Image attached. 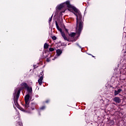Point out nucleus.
Wrapping results in <instances>:
<instances>
[{
  "label": "nucleus",
  "mask_w": 126,
  "mask_h": 126,
  "mask_svg": "<svg viewBox=\"0 0 126 126\" xmlns=\"http://www.w3.org/2000/svg\"><path fill=\"white\" fill-rule=\"evenodd\" d=\"M75 15L76 16V30L77 31V33L78 34V37H79L80 36V34L81 33V31H82V28H83V22L81 20V15L79 14V26H78V16H77V14H75L74 13Z\"/></svg>",
  "instance_id": "nucleus-1"
},
{
  "label": "nucleus",
  "mask_w": 126,
  "mask_h": 126,
  "mask_svg": "<svg viewBox=\"0 0 126 126\" xmlns=\"http://www.w3.org/2000/svg\"><path fill=\"white\" fill-rule=\"evenodd\" d=\"M21 86H24L25 88L26 89H27L28 92H29V93H31V92H32V88L29 87V86H28V85H27V83H22L21 84Z\"/></svg>",
  "instance_id": "nucleus-2"
},
{
  "label": "nucleus",
  "mask_w": 126,
  "mask_h": 126,
  "mask_svg": "<svg viewBox=\"0 0 126 126\" xmlns=\"http://www.w3.org/2000/svg\"><path fill=\"white\" fill-rule=\"evenodd\" d=\"M19 97L17 98V95H16V98H15V95H14V102L15 104V105H16L17 106H18V107H19V104H18V99Z\"/></svg>",
  "instance_id": "nucleus-3"
},
{
  "label": "nucleus",
  "mask_w": 126,
  "mask_h": 126,
  "mask_svg": "<svg viewBox=\"0 0 126 126\" xmlns=\"http://www.w3.org/2000/svg\"><path fill=\"white\" fill-rule=\"evenodd\" d=\"M29 99H30V95H29V94L26 95L25 97V101L26 104H28V102H29Z\"/></svg>",
  "instance_id": "nucleus-4"
},
{
  "label": "nucleus",
  "mask_w": 126,
  "mask_h": 126,
  "mask_svg": "<svg viewBox=\"0 0 126 126\" xmlns=\"http://www.w3.org/2000/svg\"><path fill=\"white\" fill-rule=\"evenodd\" d=\"M113 101H114V102H116V103H117L118 104H120L122 100L119 97H115L113 98Z\"/></svg>",
  "instance_id": "nucleus-5"
},
{
  "label": "nucleus",
  "mask_w": 126,
  "mask_h": 126,
  "mask_svg": "<svg viewBox=\"0 0 126 126\" xmlns=\"http://www.w3.org/2000/svg\"><path fill=\"white\" fill-rule=\"evenodd\" d=\"M76 33L75 32H72L70 34H68L69 36H70V37H71V38H73V37H74V36H75V35H76V33L77 34L78 36L76 37V38H75L76 39H77V38H78V33H77V31H76Z\"/></svg>",
  "instance_id": "nucleus-6"
},
{
  "label": "nucleus",
  "mask_w": 126,
  "mask_h": 126,
  "mask_svg": "<svg viewBox=\"0 0 126 126\" xmlns=\"http://www.w3.org/2000/svg\"><path fill=\"white\" fill-rule=\"evenodd\" d=\"M75 12L78 13V14H80V11L78 10V9L76 8V7H74V6H72L71 8Z\"/></svg>",
  "instance_id": "nucleus-7"
},
{
  "label": "nucleus",
  "mask_w": 126,
  "mask_h": 126,
  "mask_svg": "<svg viewBox=\"0 0 126 126\" xmlns=\"http://www.w3.org/2000/svg\"><path fill=\"white\" fill-rule=\"evenodd\" d=\"M24 88V87H21L19 90L18 91L16 95H17V98H19V95H20V91H21V90H22V89H23Z\"/></svg>",
  "instance_id": "nucleus-8"
},
{
  "label": "nucleus",
  "mask_w": 126,
  "mask_h": 126,
  "mask_svg": "<svg viewBox=\"0 0 126 126\" xmlns=\"http://www.w3.org/2000/svg\"><path fill=\"white\" fill-rule=\"evenodd\" d=\"M122 91H123V90L121 89H118V91L115 90L114 92V95L117 96V95H118V94H120Z\"/></svg>",
  "instance_id": "nucleus-9"
},
{
  "label": "nucleus",
  "mask_w": 126,
  "mask_h": 126,
  "mask_svg": "<svg viewBox=\"0 0 126 126\" xmlns=\"http://www.w3.org/2000/svg\"><path fill=\"white\" fill-rule=\"evenodd\" d=\"M61 35L62 36V37L63 38L64 40H65V41H68V39H67V37H66V36H65V33H64V32H61Z\"/></svg>",
  "instance_id": "nucleus-10"
},
{
  "label": "nucleus",
  "mask_w": 126,
  "mask_h": 126,
  "mask_svg": "<svg viewBox=\"0 0 126 126\" xmlns=\"http://www.w3.org/2000/svg\"><path fill=\"white\" fill-rule=\"evenodd\" d=\"M55 22H56V25L58 30H59V31H60V32H61V33L62 32H63V30L62 29L60 28V26H59V24H58V22H57V21H56Z\"/></svg>",
  "instance_id": "nucleus-11"
},
{
  "label": "nucleus",
  "mask_w": 126,
  "mask_h": 126,
  "mask_svg": "<svg viewBox=\"0 0 126 126\" xmlns=\"http://www.w3.org/2000/svg\"><path fill=\"white\" fill-rule=\"evenodd\" d=\"M56 53L57 56H61V55H62V53H63V51H62V50L61 49H58L56 50Z\"/></svg>",
  "instance_id": "nucleus-12"
},
{
  "label": "nucleus",
  "mask_w": 126,
  "mask_h": 126,
  "mask_svg": "<svg viewBox=\"0 0 126 126\" xmlns=\"http://www.w3.org/2000/svg\"><path fill=\"white\" fill-rule=\"evenodd\" d=\"M66 4L67 5V7H68V8H70L72 7V5H71V4H70V1L67 0L65 2Z\"/></svg>",
  "instance_id": "nucleus-13"
},
{
  "label": "nucleus",
  "mask_w": 126,
  "mask_h": 126,
  "mask_svg": "<svg viewBox=\"0 0 126 126\" xmlns=\"http://www.w3.org/2000/svg\"><path fill=\"white\" fill-rule=\"evenodd\" d=\"M43 80V76H41L39 79L38 80V82L39 84V85H42V81Z\"/></svg>",
  "instance_id": "nucleus-14"
},
{
  "label": "nucleus",
  "mask_w": 126,
  "mask_h": 126,
  "mask_svg": "<svg viewBox=\"0 0 126 126\" xmlns=\"http://www.w3.org/2000/svg\"><path fill=\"white\" fill-rule=\"evenodd\" d=\"M63 7V5L61 4L59 6H58V8L59 10H61L62 8Z\"/></svg>",
  "instance_id": "nucleus-15"
},
{
  "label": "nucleus",
  "mask_w": 126,
  "mask_h": 126,
  "mask_svg": "<svg viewBox=\"0 0 126 126\" xmlns=\"http://www.w3.org/2000/svg\"><path fill=\"white\" fill-rule=\"evenodd\" d=\"M44 49H48L49 48V44L47 43H45L44 45Z\"/></svg>",
  "instance_id": "nucleus-16"
},
{
  "label": "nucleus",
  "mask_w": 126,
  "mask_h": 126,
  "mask_svg": "<svg viewBox=\"0 0 126 126\" xmlns=\"http://www.w3.org/2000/svg\"><path fill=\"white\" fill-rule=\"evenodd\" d=\"M109 124H110V125H111L112 126H113V125H114L115 122H114V121L113 120H109Z\"/></svg>",
  "instance_id": "nucleus-17"
},
{
  "label": "nucleus",
  "mask_w": 126,
  "mask_h": 126,
  "mask_svg": "<svg viewBox=\"0 0 126 126\" xmlns=\"http://www.w3.org/2000/svg\"><path fill=\"white\" fill-rule=\"evenodd\" d=\"M49 51H50V52H54V51H55V49H54V48H50Z\"/></svg>",
  "instance_id": "nucleus-18"
},
{
  "label": "nucleus",
  "mask_w": 126,
  "mask_h": 126,
  "mask_svg": "<svg viewBox=\"0 0 126 126\" xmlns=\"http://www.w3.org/2000/svg\"><path fill=\"white\" fill-rule=\"evenodd\" d=\"M52 39H53L54 41H55V40L57 39V37H56V36H53L52 37Z\"/></svg>",
  "instance_id": "nucleus-19"
},
{
  "label": "nucleus",
  "mask_w": 126,
  "mask_h": 126,
  "mask_svg": "<svg viewBox=\"0 0 126 126\" xmlns=\"http://www.w3.org/2000/svg\"><path fill=\"white\" fill-rule=\"evenodd\" d=\"M25 107L26 108H28V107H29V102H28V104H26V103Z\"/></svg>",
  "instance_id": "nucleus-20"
},
{
  "label": "nucleus",
  "mask_w": 126,
  "mask_h": 126,
  "mask_svg": "<svg viewBox=\"0 0 126 126\" xmlns=\"http://www.w3.org/2000/svg\"><path fill=\"white\" fill-rule=\"evenodd\" d=\"M65 31L66 33H67V34H69V32H68V30H67V29H65Z\"/></svg>",
  "instance_id": "nucleus-21"
},
{
  "label": "nucleus",
  "mask_w": 126,
  "mask_h": 126,
  "mask_svg": "<svg viewBox=\"0 0 126 126\" xmlns=\"http://www.w3.org/2000/svg\"><path fill=\"white\" fill-rule=\"evenodd\" d=\"M52 19H53V15L51 16V17L50 18L49 21V22H51L52 21Z\"/></svg>",
  "instance_id": "nucleus-22"
},
{
  "label": "nucleus",
  "mask_w": 126,
  "mask_h": 126,
  "mask_svg": "<svg viewBox=\"0 0 126 126\" xmlns=\"http://www.w3.org/2000/svg\"><path fill=\"white\" fill-rule=\"evenodd\" d=\"M50 60L49 59V58H47V60H46V62H47V63H49V62H50Z\"/></svg>",
  "instance_id": "nucleus-23"
},
{
  "label": "nucleus",
  "mask_w": 126,
  "mask_h": 126,
  "mask_svg": "<svg viewBox=\"0 0 126 126\" xmlns=\"http://www.w3.org/2000/svg\"><path fill=\"white\" fill-rule=\"evenodd\" d=\"M45 109V106H42L41 108H40V110H44Z\"/></svg>",
  "instance_id": "nucleus-24"
},
{
  "label": "nucleus",
  "mask_w": 126,
  "mask_h": 126,
  "mask_svg": "<svg viewBox=\"0 0 126 126\" xmlns=\"http://www.w3.org/2000/svg\"><path fill=\"white\" fill-rule=\"evenodd\" d=\"M45 103H49V100H46V101H45Z\"/></svg>",
  "instance_id": "nucleus-25"
},
{
  "label": "nucleus",
  "mask_w": 126,
  "mask_h": 126,
  "mask_svg": "<svg viewBox=\"0 0 126 126\" xmlns=\"http://www.w3.org/2000/svg\"><path fill=\"white\" fill-rule=\"evenodd\" d=\"M68 10H69V11H70V10H71V9L68 8Z\"/></svg>",
  "instance_id": "nucleus-26"
},
{
  "label": "nucleus",
  "mask_w": 126,
  "mask_h": 126,
  "mask_svg": "<svg viewBox=\"0 0 126 126\" xmlns=\"http://www.w3.org/2000/svg\"><path fill=\"white\" fill-rule=\"evenodd\" d=\"M34 68H36V65H33Z\"/></svg>",
  "instance_id": "nucleus-27"
},
{
  "label": "nucleus",
  "mask_w": 126,
  "mask_h": 126,
  "mask_svg": "<svg viewBox=\"0 0 126 126\" xmlns=\"http://www.w3.org/2000/svg\"><path fill=\"white\" fill-rule=\"evenodd\" d=\"M63 27L64 29H66V28H65V26H63Z\"/></svg>",
  "instance_id": "nucleus-28"
},
{
  "label": "nucleus",
  "mask_w": 126,
  "mask_h": 126,
  "mask_svg": "<svg viewBox=\"0 0 126 126\" xmlns=\"http://www.w3.org/2000/svg\"><path fill=\"white\" fill-rule=\"evenodd\" d=\"M77 45L79 47V45L78 44V43H77Z\"/></svg>",
  "instance_id": "nucleus-29"
},
{
  "label": "nucleus",
  "mask_w": 126,
  "mask_h": 126,
  "mask_svg": "<svg viewBox=\"0 0 126 126\" xmlns=\"http://www.w3.org/2000/svg\"><path fill=\"white\" fill-rule=\"evenodd\" d=\"M62 12H61V14H62Z\"/></svg>",
  "instance_id": "nucleus-30"
},
{
  "label": "nucleus",
  "mask_w": 126,
  "mask_h": 126,
  "mask_svg": "<svg viewBox=\"0 0 126 126\" xmlns=\"http://www.w3.org/2000/svg\"><path fill=\"white\" fill-rule=\"evenodd\" d=\"M32 110H34V108H32Z\"/></svg>",
  "instance_id": "nucleus-31"
},
{
  "label": "nucleus",
  "mask_w": 126,
  "mask_h": 126,
  "mask_svg": "<svg viewBox=\"0 0 126 126\" xmlns=\"http://www.w3.org/2000/svg\"><path fill=\"white\" fill-rule=\"evenodd\" d=\"M32 104H34V103H32Z\"/></svg>",
  "instance_id": "nucleus-32"
},
{
  "label": "nucleus",
  "mask_w": 126,
  "mask_h": 126,
  "mask_svg": "<svg viewBox=\"0 0 126 126\" xmlns=\"http://www.w3.org/2000/svg\"><path fill=\"white\" fill-rule=\"evenodd\" d=\"M80 47V48H81V47H80V46H79Z\"/></svg>",
  "instance_id": "nucleus-33"
}]
</instances>
